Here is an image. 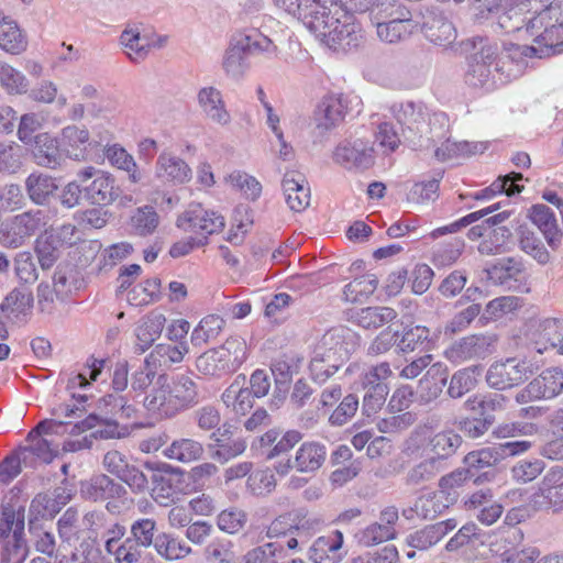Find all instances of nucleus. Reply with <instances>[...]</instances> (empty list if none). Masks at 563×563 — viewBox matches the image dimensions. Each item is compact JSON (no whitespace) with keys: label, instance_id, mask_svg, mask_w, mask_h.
I'll list each match as a JSON object with an SVG mask.
<instances>
[{"label":"nucleus","instance_id":"obj_35","mask_svg":"<svg viewBox=\"0 0 563 563\" xmlns=\"http://www.w3.org/2000/svg\"><path fill=\"white\" fill-rule=\"evenodd\" d=\"M53 283L55 296L60 300L73 296L84 286L80 273L70 264L58 265L53 276Z\"/></svg>","mask_w":563,"mask_h":563},{"label":"nucleus","instance_id":"obj_40","mask_svg":"<svg viewBox=\"0 0 563 563\" xmlns=\"http://www.w3.org/2000/svg\"><path fill=\"white\" fill-rule=\"evenodd\" d=\"M156 554L166 561H179L191 554V548L172 533L159 532L154 544Z\"/></svg>","mask_w":563,"mask_h":563},{"label":"nucleus","instance_id":"obj_2","mask_svg":"<svg viewBox=\"0 0 563 563\" xmlns=\"http://www.w3.org/2000/svg\"><path fill=\"white\" fill-rule=\"evenodd\" d=\"M358 346L360 335L353 330L342 325L328 330L317 343L310 362L313 379L325 382Z\"/></svg>","mask_w":563,"mask_h":563},{"label":"nucleus","instance_id":"obj_48","mask_svg":"<svg viewBox=\"0 0 563 563\" xmlns=\"http://www.w3.org/2000/svg\"><path fill=\"white\" fill-rule=\"evenodd\" d=\"M462 444V438L453 430H444L429 439L430 451L438 462L453 455Z\"/></svg>","mask_w":563,"mask_h":563},{"label":"nucleus","instance_id":"obj_8","mask_svg":"<svg viewBox=\"0 0 563 563\" xmlns=\"http://www.w3.org/2000/svg\"><path fill=\"white\" fill-rule=\"evenodd\" d=\"M533 367L525 358L510 357L490 365L486 374L487 384L498 390L520 385L533 374Z\"/></svg>","mask_w":563,"mask_h":563},{"label":"nucleus","instance_id":"obj_7","mask_svg":"<svg viewBox=\"0 0 563 563\" xmlns=\"http://www.w3.org/2000/svg\"><path fill=\"white\" fill-rule=\"evenodd\" d=\"M0 542L8 560L19 556L25 560L27 543L24 539V510L15 511L12 507H3L0 519Z\"/></svg>","mask_w":563,"mask_h":563},{"label":"nucleus","instance_id":"obj_59","mask_svg":"<svg viewBox=\"0 0 563 563\" xmlns=\"http://www.w3.org/2000/svg\"><path fill=\"white\" fill-rule=\"evenodd\" d=\"M477 384L476 368L467 367L455 372L449 383L448 395L451 398H461L475 388Z\"/></svg>","mask_w":563,"mask_h":563},{"label":"nucleus","instance_id":"obj_63","mask_svg":"<svg viewBox=\"0 0 563 563\" xmlns=\"http://www.w3.org/2000/svg\"><path fill=\"white\" fill-rule=\"evenodd\" d=\"M227 183L234 189L241 191L245 198L256 200L262 192V185L255 177L240 170L231 173Z\"/></svg>","mask_w":563,"mask_h":563},{"label":"nucleus","instance_id":"obj_28","mask_svg":"<svg viewBox=\"0 0 563 563\" xmlns=\"http://www.w3.org/2000/svg\"><path fill=\"white\" fill-rule=\"evenodd\" d=\"M90 134L86 128L68 125L62 130V151L64 157L82 162L89 156Z\"/></svg>","mask_w":563,"mask_h":563},{"label":"nucleus","instance_id":"obj_39","mask_svg":"<svg viewBox=\"0 0 563 563\" xmlns=\"http://www.w3.org/2000/svg\"><path fill=\"white\" fill-rule=\"evenodd\" d=\"M369 16L375 25L377 22L389 23L412 19L411 12L399 0H377L369 9Z\"/></svg>","mask_w":563,"mask_h":563},{"label":"nucleus","instance_id":"obj_61","mask_svg":"<svg viewBox=\"0 0 563 563\" xmlns=\"http://www.w3.org/2000/svg\"><path fill=\"white\" fill-rule=\"evenodd\" d=\"M157 523L153 518H140L131 523L130 534L142 547H154L157 539Z\"/></svg>","mask_w":563,"mask_h":563},{"label":"nucleus","instance_id":"obj_54","mask_svg":"<svg viewBox=\"0 0 563 563\" xmlns=\"http://www.w3.org/2000/svg\"><path fill=\"white\" fill-rule=\"evenodd\" d=\"M106 156L112 166L126 172L132 183H139L142 179L134 158L123 147L114 144L107 148Z\"/></svg>","mask_w":563,"mask_h":563},{"label":"nucleus","instance_id":"obj_38","mask_svg":"<svg viewBox=\"0 0 563 563\" xmlns=\"http://www.w3.org/2000/svg\"><path fill=\"white\" fill-rule=\"evenodd\" d=\"M27 41L14 20L0 12V48L19 54L26 48Z\"/></svg>","mask_w":563,"mask_h":563},{"label":"nucleus","instance_id":"obj_49","mask_svg":"<svg viewBox=\"0 0 563 563\" xmlns=\"http://www.w3.org/2000/svg\"><path fill=\"white\" fill-rule=\"evenodd\" d=\"M253 397L250 388H243L234 382L222 394V401L236 415L244 416L253 407Z\"/></svg>","mask_w":563,"mask_h":563},{"label":"nucleus","instance_id":"obj_17","mask_svg":"<svg viewBox=\"0 0 563 563\" xmlns=\"http://www.w3.org/2000/svg\"><path fill=\"white\" fill-rule=\"evenodd\" d=\"M539 57V48L536 45L505 44L504 51L496 63V71L509 80L518 76L527 57Z\"/></svg>","mask_w":563,"mask_h":563},{"label":"nucleus","instance_id":"obj_4","mask_svg":"<svg viewBox=\"0 0 563 563\" xmlns=\"http://www.w3.org/2000/svg\"><path fill=\"white\" fill-rule=\"evenodd\" d=\"M246 357V341L239 335H232L222 345L201 353L196 358V368L205 376L221 378L236 372Z\"/></svg>","mask_w":563,"mask_h":563},{"label":"nucleus","instance_id":"obj_64","mask_svg":"<svg viewBox=\"0 0 563 563\" xmlns=\"http://www.w3.org/2000/svg\"><path fill=\"white\" fill-rule=\"evenodd\" d=\"M283 553V545L268 542L250 550L244 555V563H276Z\"/></svg>","mask_w":563,"mask_h":563},{"label":"nucleus","instance_id":"obj_44","mask_svg":"<svg viewBox=\"0 0 563 563\" xmlns=\"http://www.w3.org/2000/svg\"><path fill=\"white\" fill-rule=\"evenodd\" d=\"M354 321L364 329H378L397 318L390 307H366L354 314Z\"/></svg>","mask_w":563,"mask_h":563},{"label":"nucleus","instance_id":"obj_27","mask_svg":"<svg viewBox=\"0 0 563 563\" xmlns=\"http://www.w3.org/2000/svg\"><path fill=\"white\" fill-rule=\"evenodd\" d=\"M343 541V533L339 530L319 537L310 548L309 559L313 563H339L345 554Z\"/></svg>","mask_w":563,"mask_h":563},{"label":"nucleus","instance_id":"obj_52","mask_svg":"<svg viewBox=\"0 0 563 563\" xmlns=\"http://www.w3.org/2000/svg\"><path fill=\"white\" fill-rule=\"evenodd\" d=\"M472 53L468 59L478 62L485 66L492 67L496 65L500 57L497 43L489 41L487 37L476 36L470 41Z\"/></svg>","mask_w":563,"mask_h":563},{"label":"nucleus","instance_id":"obj_51","mask_svg":"<svg viewBox=\"0 0 563 563\" xmlns=\"http://www.w3.org/2000/svg\"><path fill=\"white\" fill-rule=\"evenodd\" d=\"M522 179V174L515 172L505 176H499L498 179L495 183H493L488 188H485L479 192L475 194L474 199H487L497 192H506L507 196L519 194L522 191L523 186L518 185L517 181H520Z\"/></svg>","mask_w":563,"mask_h":563},{"label":"nucleus","instance_id":"obj_5","mask_svg":"<svg viewBox=\"0 0 563 563\" xmlns=\"http://www.w3.org/2000/svg\"><path fill=\"white\" fill-rule=\"evenodd\" d=\"M527 30L536 35L539 58L563 52V16L559 9L549 7L542 10L528 21Z\"/></svg>","mask_w":563,"mask_h":563},{"label":"nucleus","instance_id":"obj_37","mask_svg":"<svg viewBox=\"0 0 563 563\" xmlns=\"http://www.w3.org/2000/svg\"><path fill=\"white\" fill-rule=\"evenodd\" d=\"M205 449L201 442L191 438H178L163 450V455L180 463H191L202 457Z\"/></svg>","mask_w":563,"mask_h":563},{"label":"nucleus","instance_id":"obj_32","mask_svg":"<svg viewBox=\"0 0 563 563\" xmlns=\"http://www.w3.org/2000/svg\"><path fill=\"white\" fill-rule=\"evenodd\" d=\"M73 429H78L79 432L95 429L91 435L95 439H121L128 433L125 427H120L117 421L111 417H107L98 413H90L81 422L75 424Z\"/></svg>","mask_w":563,"mask_h":563},{"label":"nucleus","instance_id":"obj_43","mask_svg":"<svg viewBox=\"0 0 563 563\" xmlns=\"http://www.w3.org/2000/svg\"><path fill=\"white\" fill-rule=\"evenodd\" d=\"M120 40L121 44L128 49V56L133 62L144 59L153 45V40L145 34H141L137 27L124 30Z\"/></svg>","mask_w":563,"mask_h":563},{"label":"nucleus","instance_id":"obj_24","mask_svg":"<svg viewBox=\"0 0 563 563\" xmlns=\"http://www.w3.org/2000/svg\"><path fill=\"white\" fill-rule=\"evenodd\" d=\"M421 30L426 38L435 45L448 46L456 38L453 23L441 12L428 11L423 15Z\"/></svg>","mask_w":563,"mask_h":563},{"label":"nucleus","instance_id":"obj_6","mask_svg":"<svg viewBox=\"0 0 563 563\" xmlns=\"http://www.w3.org/2000/svg\"><path fill=\"white\" fill-rule=\"evenodd\" d=\"M52 221V214L46 209H33L16 214L0 228V244L9 249H18L46 227Z\"/></svg>","mask_w":563,"mask_h":563},{"label":"nucleus","instance_id":"obj_34","mask_svg":"<svg viewBox=\"0 0 563 563\" xmlns=\"http://www.w3.org/2000/svg\"><path fill=\"white\" fill-rule=\"evenodd\" d=\"M448 369L440 363L431 365L424 376L419 380L418 394L422 401L435 400L448 383Z\"/></svg>","mask_w":563,"mask_h":563},{"label":"nucleus","instance_id":"obj_20","mask_svg":"<svg viewBox=\"0 0 563 563\" xmlns=\"http://www.w3.org/2000/svg\"><path fill=\"white\" fill-rule=\"evenodd\" d=\"M249 43L246 34H236L231 38L222 59V68L227 76L233 79H240L244 76L249 68L246 62L247 49H250Z\"/></svg>","mask_w":563,"mask_h":563},{"label":"nucleus","instance_id":"obj_58","mask_svg":"<svg viewBox=\"0 0 563 563\" xmlns=\"http://www.w3.org/2000/svg\"><path fill=\"white\" fill-rule=\"evenodd\" d=\"M430 331L426 327L415 325L405 328L398 336L397 347L402 353L422 350L428 343Z\"/></svg>","mask_w":563,"mask_h":563},{"label":"nucleus","instance_id":"obj_33","mask_svg":"<svg viewBox=\"0 0 563 563\" xmlns=\"http://www.w3.org/2000/svg\"><path fill=\"white\" fill-rule=\"evenodd\" d=\"M189 352L186 343L180 344H157L146 356L150 364L158 372L165 373L175 364L180 363L185 355Z\"/></svg>","mask_w":563,"mask_h":563},{"label":"nucleus","instance_id":"obj_57","mask_svg":"<svg viewBox=\"0 0 563 563\" xmlns=\"http://www.w3.org/2000/svg\"><path fill=\"white\" fill-rule=\"evenodd\" d=\"M378 280L375 276L355 278L344 287V299L350 302H363L376 290Z\"/></svg>","mask_w":563,"mask_h":563},{"label":"nucleus","instance_id":"obj_42","mask_svg":"<svg viewBox=\"0 0 563 563\" xmlns=\"http://www.w3.org/2000/svg\"><path fill=\"white\" fill-rule=\"evenodd\" d=\"M87 494L93 500H108L121 498L126 495L125 487L113 478L100 474L91 478Z\"/></svg>","mask_w":563,"mask_h":563},{"label":"nucleus","instance_id":"obj_11","mask_svg":"<svg viewBox=\"0 0 563 563\" xmlns=\"http://www.w3.org/2000/svg\"><path fill=\"white\" fill-rule=\"evenodd\" d=\"M325 459L327 448L323 444L317 441H307L298 448L294 460L287 459L277 462L275 471L280 476L287 475L292 468L302 474H312L323 465Z\"/></svg>","mask_w":563,"mask_h":563},{"label":"nucleus","instance_id":"obj_56","mask_svg":"<svg viewBox=\"0 0 563 563\" xmlns=\"http://www.w3.org/2000/svg\"><path fill=\"white\" fill-rule=\"evenodd\" d=\"M203 555L209 563H235L236 554L234 544L227 538L213 539L203 550Z\"/></svg>","mask_w":563,"mask_h":563},{"label":"nucleus","instance_id":"obj_47","mask_svg":"<svg viewBox=\"0 0 563 563\" xmlns=\"http://www.w3.org/2000/svg\"><path fill=\"white\" fill-rule=\"evenodd\" d=\"M224 325V319L218 314H209L202 318L191 332V344L195 346H201L210 340H214L222 332Z\"/></svg>","mask_w":563,"mask_h":563},{"label":"nucleus","instance_id":"obj_36","mask_svg":"<svg viewBox=\"0 0 563 563\" xmlns=\"http://www.w3.org/2000/svg\"><path fill=\"white\" fill-rule=\"evenodd\" d=\"M529 217L541 230L550 247L556 249L560 244L562 231L559 229L552 210L545 205H536L530 209Z\"/></svg>","mask_w":563,"mask_h":563},{"label":"nucleus","instance_id":"obj_10","mask_svg":"<svg viewBox=\"0 0 563 563\" xmlns=\"http://www.w3.org/2000/svg\"><path fill=\"white\" fill-rule=\"evenodd\" d=\"M176 223L179 229L207 239L208 235L220 233L225 225V220L222 214L205 209L201 205H190L178 217Z\"/></svg>","mask_w":563,"mask_h":563},{"label":"nucleus","instance_id":"obj_26","mask_svg":"<svg viewBox=\"0 0 563 563\" xmlns=\"http://www.w3.org/2000/svg\"><path fill=\"white\" fill-rule=\"evenodd\" d=\"M155 176L164 183L185 184L191 179V169L184 159L164 151L157 157Z\"/></svg>","mask_w":563,"mask_h":563},{"label":"nucleus","instance_id":"obj_18","mask_svg":"<svg viewBox=\"0 0 563 563\" xmlns=\"http://www.w3.org/2000/svg\"><path fill=\"white\" fill-rule=\"evenodd\" d=\"M144 470L151 473V496L162 506H167L174 500L175 489L173 479L168 473H173L175 468L170 465L157 462H145Z\"/></svg>","mask_w":563,"mask_h":563},{"label":"nucleus","instance_id":"obj_21","mask_svg":"<svg viewBox=\"0 0 563 563\" xmlns=\"http://www.w3.org/2000/svg\"><path fill=\"white\" fill-rule=\"evenodd\" d=\"M563 503V467L553 466L543 476L538 492L533 495V504L548 508Z\"/></svg>","mask_w":563,"mask_h":563},{"label":"nucleus","instance_id":"obj_16","mask_svg":"<svg viewBox=\"0 0 563 563\" xmlns=\"http://www.w3.org/2000/svg\"><path fill=\"white\" fill-rule=\"evenodd\" d=\"M344 118V107L341 100L330 96L323 98L313 114V134L322 139L334 130Z\"/></svg>","mask_w":563,"mask_h":563},{"label":"nucleus","instance_id":"obj_1","mask_svg":"<svg viewBox=\"0 0 563 563\" xmlns=\"http://www.w3.org/2000/svg\"><path fill=\"white\" fill-rule=\"evenodd\" d=\"M274 3L302 22L321 43L331 49L347 51L361 44L360 26L334 1L325 4L311 2V0H274Z\"/></svg>","mask_w":563,"mask_h":563},{"label":"nucleus","instance_id":"obj_19","mask_svg":"<svg viewBox=\"0 0 563 563\" xmlns=\"http://www.w3.org/2000/svg\"><path fill=\"white\" fill-rule=\"evenodd\" d=\"M449 508L448 497L443 492H427L417 496L412 506L402 509V516L411 520H433Z\"/></svg>","mask_w":563,"mask_h":563},{"label":"nucleus","instance_id":"obj_25","mask_svg":"<svg viewBox=\"0 0 563 563\" xmlns=\"http://www.w3.org/2000/svg\"><path fill=\"white\" fill-rule=\"evenodd\" d=\"M197 99L207 119L220 126H227L231 123L232 117L219 89L211 86L203 87L199 90Z\"/></svg>","mask_w":563,"mask_h":563},{"label":"nucleus","instance_id":"obj_23","mask_svg":"<svg viewBox=\"0 0 563 563\" xmlns=\"http://www.w3.org/2000/svg\"><path fill=\"white\" fill-rule=\"evenodd\" d=\"M33 292L27 286L13 288L0 303V312L11 319V323L26 320L33 308Z\"/></svg>","mask_w":563,"mask_h":563},{"label":"nucleus","instance_id":"obj_45","mask_svg":"<svg viewBox=\"0 0 563 563\" xmlns=\"http://www.w3.org/2000/svg\"><path fill=\"white\" fill-rule=\"evenodd\" d=\"M417 27V23L412 19L396 22H377L376 34L382 42L395 44L407 40Z\"/></svg>","mask_w":563,"mask_h":563},{"label":"nucleus","instance_id":"obj_62","mask_svg":"<svg viewBox=\"0 0 563 563\" xmlns=\"http://www.w3.org/2000/svg\"><path fill=\"white\" fill-rule=\"evenodd\" d=\"M159 223V217L153 207L145 206L135 210L131 217L133 231L142 236L152 234Z\"/></svg>","mask_w":563,"mask_h":563},{"label":"nucleus","instance_id":"obj_41","mask_svg":"<svg viewBox=\"0 0 563 563\" xmlns=\"http://www.w3.org/2000/svg\"><path fill=\"white\" fill-rule=\"evenodd\" d=\"M58 189L55 178L42 173H32L25 180L29 198L36 205H44Z\"/></svg>","mask_w":563,"mask_h":563},{"label":"nucleus","instance_id":"obj_50","mask_svg":"<svg viewBox=\"0 0 563 563\" xmlns=\"http://www.w3.org/2000/svg\"><path fill=\"white\" fill-rule=\"evenodd\" d=\"M391 112L398 123L410 131H419V125L423 122L421 107L410 100L394 103Z\"/></svg>","mask_w":563,"mask_h":563},{"label":"nucleus","instance_id":"obj_30","mask_svg":"<svg viewBox=\"0 0 563 563\" xmlns=\"http://www.w3.org/2000/svg\"><path fill=\"white\" fill-rule=\"evenodd\" d=\"M456 526L457 522L455 519H448L437 523L427 525L409 534L407 542L411 548L426 551L438 544L450 531L455 529Z\"/></svg>","mask_w":563,"mask_h":563},{"label":"nucleus","instance_id":"obj_60","mask_svg":"<svg viewBox=\"0 0 563 563\" xmlns=\"http://www.w3.org/2000/svg\"><path fill=\"white\" fill-rule=\"evenodd\" d=\"M506 398L500 394H489L486 396H474L465 401L467 410L475 411L479 416L490 417L493 411L501 410L505 407Z\"/></svg>","mask_w":563,"mask_h":563},{"label":"nucleus","instance_id":"obj_15","mask_svg":"<svg viewBox=\"0 0 563 563\" xmlns=\"http://www.w3.org/2000/svg\"><path fill=\"white\" fill-rule=\"evenodd\" d=\"M27 146L32 159L37 166L56 169L65 162L58 140L47 132L35 134L34 141Z\"/></svg>","mask_w":563,"mask_h":563},{"label":"nucleus","instance_id":"obj_55","mask_svg":"<svg viewBox=\"0 0 563 563\" xmlns=\"http://www.w3.org/2000/svg\"><path fill=\"white\" fill-rule=\"evenodd\" d=\"M441 472L438 459L429 457L413 465L406 474V484L418 486L434 479Z\"/></svg>","mask_w":563,"mask_h":563},{"label":"nucleus","instance_id":"obj_29","mask_svg":"<svg viewBox=\"0 0 563 563\" xmlns=\"http://www.w3.org/2000/svg\"><path fill=\"white\" fill-rule=\"evenodd\" d=\"M563 338V320L545 319L541 321L532 334L533 349L542 354L548 351L559 353Z\"/></svg>","mask_w":563,"mask_h":563},{"label":"nucleus","instance_id":"obj_31","mask_svg":"<svg viewBox=\"0 0 563 563\" xmlns=\"http://www.w3.org/2000/svg\"><path fill=\"white\" fill-rule=\"evenodd\" d=\"M73 497V489L67 482H63L57 486L52 496L47 494H37L32 500L30 512L45 517L46 515L53 516L57 514L62 507L67 505Z\"/></svg>","mask_w":563,"mask_h":563},{"label":"nucleus","instance_id":"obj_13","mask_svg":"<svg viewBox=\"0 0 563 563\" xmlns=\"http://www.w3.org/2000/svg\"><path fill=\"white\" fill-rule=\"evenodd\" d=\"M333 159L346 169L364 170L374 164V150L364 140H345L335 147Z\"/></svg>","mask_w":563,"mask_h":563},{"label":"nucleus","instance_id":"obj_46","mask_svg":"<svg viewBox=\"0 0 563 563\" xmlns=\"http://www.w3.org/2000/svg\"><path fill=\"white\" fill-rule=\"evenodd\" d=\"M485 148L483 143H470L466 141L453 142L446 140L434 151V156L440 162H446L453 158L470 157L474 154L483 153Z\"/></svg>","mask_w":563,"mask_h":563},{"label":"nucleus","instance_id":"obj_22","mask_svg":"<svg viewBox=\"0 0 563 563\" xmlns=\"http://www.w3.org/2000/svg\"><path fill=\"white\" fill-rule=\"evenodd\" d=\"M282 185L291 210L300 212L310 205V187L303 174L289 170L285 173Z\"/></svg>","mask_w":563,"mask_h":563},{"label":"nucleus","instance_id":"obj_14","mask_svg":"<svg viewBox=\"0 0 563 563\" xmlns=\"http://www.w3.org/2000/svg\"><path fill=\"white\" fill-rule=\"evenodd\" d=\"M495 338L488 334H473L453 343L445 352L446 357L455 363L485 358L493 352Z\"/></svg>","mask_w":563,"mask_h":563},{"label":"nucleus","instance_id":"obj_12","mask_svg":"<svg viewBox=\"0 0 563 563\" xmlns=\"http://www.w3.org/2000/svg\"><path fill=\"white\" fill-rule=\"evenodd\" d=\"M562 389L563 372L560 368H548L520 389L515 399L518 404L551 399L558 396Z\"/></svg>","mask_w":563,"mask_h":563},{"label":"nucleus","instance_id":"obj_3","mask_svg":"<svg viewBox=\"0 0 563 563\" xmlns=\"http://www.w3.org/2000/svg\"><path fill=\"white\" fill-rule=\"evenodd\" d=\"M198 402V386L190 376L185 374L176 375L172 383L168 382L166 373L159 374L144 399V406L148 411L163 417H174Z\"/></svg>","mask_w":563,"mask_h":563},{"label":"nucleus","instance_id":"obj_53","mask_svg":"<svg viewBox=\"0 0 563 563\" xmlns=\"http://www.w3.org/2000/svg\"><path fill=\"white\" fill-rule=\"evenodd\" d=\"M0 85L13 96L26 93L30 86L26 76L7 63H0Z\"/></svg>","mask_w":563,"mask_h":563},{"label":"nucleus","instance_id":"obj_9","mask_svg":"<svg viewBox=\"0 0 563 563\" xmlns=\"http://www.w3.org/2000/svg\"><path fill=\"white\" fill-rule=\"evenodd\" d=\"M77 178L84 186L85 198L92 205L107 206L118 196L114 179L103 170L89 166L80 169Z\"/></svg>","mask_w":563,"mask_h":563}]
</instances>
